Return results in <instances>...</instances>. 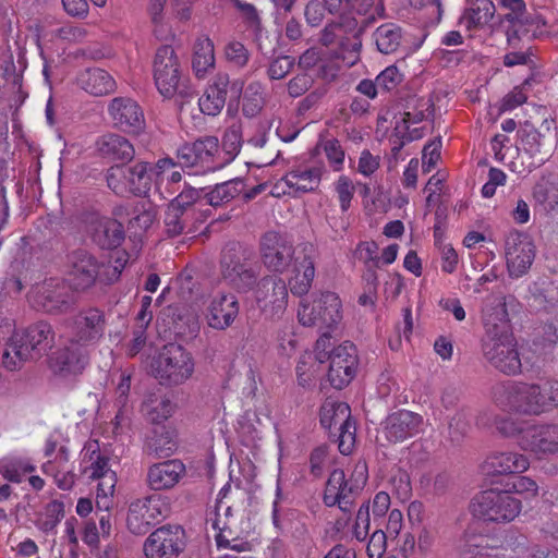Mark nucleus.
<instances>
[{"label":"nucleus","mask_w":558,"mask_h":558,"mask_svg":"<svg viewBox=\"0 0 558 558\" xmlns=\"http://www.w3.org/2000/svg\"><path fill=\"white\" fill-rule=\"evenodd\" d=\"M495 403L504 410L539 415L558 407V381L537 384H500L494 387Z\"/></svg>","instance_id":"1"},{"label":"nucleus","mask_w":558,"mask_h":558,"mask_svg":"<svg viewBox=\"0 0 558 558\" xmlns=\"http://www.w3.org/2000/svg\"><path fill=\"white\" fill-rule=\"evenodd\" d=\"M81 471L89 480L98 481L96 504L101 510L108 511L112 506V497L117 485V474L109 466V459L100 452L99 442L86 441L81 452Z\"/></svg>","instance_id":"2"},{"label":"nucleus","mask_w":558,"mask_h":558,"mask_svg":"<svg viewBox=\"0 0 558 558\" xmlns=\"http://www.w3.org/2000/svg\"><path fill=\"white\" fill-rule=\"evenodd\" d=\"M499 5L508 11L500 16L499 24L509 48L519 49L524 37L536 38L542 34L545 21L539 14L527 12L524 0H499Z\"/></svg>","instance_id":"3"},{"label":"nucleus","mask_w":558,"mask_h":558,"mask_svg":"<svg viewBox=\"0 0 558 558\" xmlns=\"http://www.w3.org/2000/svg\"><path fill=\"white\" fill-rule=\"evenodd\" d=\"M153 77L157 90L163 98L170 99L177 94L182 97L192 95L184 85L181 62L170 45L157 49L153 61Z\"/></svg>","instance_id":"4"},{"label":"nucleus","mask_w":558,"mask_h":558,"mask_svg":"<svg viewBox=\"0 0 558 558\" xmlns=\"http://www.w3.org/2000/svg\"><path fill=\"white\" fill-rule=\"evenodd\" d=\"M53 331L49 324L40 322L25 331L15 332L10 342V349L3 354V364L10 369H16L35 350H46L53 342Z\"/></svg>","instance_id":"5"},{"label":"nucleus","mask_w":558,"mask_h":558,"mask_svg":"<svg viewBox=\"0 0 558 558\" xmlns=\"http://www.w3.org/2000/svg\"><path fill=\"white\" fill-rule=\"evenodd\" d=\"M194 368L195 363L191 353L175 343L165 345L151 364L155 377L169 386L184 384L192 377Z\"/></svg>","instance_id":"6"},{"label":"nucleus","mask_w":558,"mask_h":558,"mask_svg":"<svg viewBox=\"0 0 558 558\" xmlns=\"http://www.w3.org/2000/svg\"><path fill=\"white\" fill-rule=\"evenodd\" d=\"M341 318V301L335 292L312 294L300 302L298 319L303 326L331 329Z\"/></svg>","instance_id":"7"},{"label":"nucleus","mask_w":558,"mask_h":558,"mask_svg":"<svg viewBox=\"0 0 558 558\" xmlns=\"http://www.w3.org/2000/svg\"><path fill=\"white\" fill-rule=\"evenodd\" d=\"M473 513L485 521L510 522L521 511V500L511 494V489L482 492L472 505Z\"/></svg>","instance_id":"8"},{"label":"nucleus","mask_w":558,"mask_h":558,"mask_svg":"<svg viewBox=\"0 0 558 558\" xmlns=\"http://www.w3.org/2000/svg\"><path fill=\"white\" fill-rule=\"evenodd\" d=\"M170 512V498L160 494H153L130 505L126 524L133 534L141 535L146 533L151 524L167 519Z\"/></svg>","instance_id":"9"},{"label":"nucleus","mask_w":558,"mask_h":558,"mask_svg":"<svg viewBox=\"0 0 558 558\" xmlns=\"http://www.w3.org/2000/svg\"><path fill=\"white\" fill-rule=\"evenodd\" d=\"M184 546V531L180 526L168 524L147 536L143 553L145 558H178Z\"/></svg>","instance_id":"10"},{"label":"nucleus","mask_w":558,"mask_h":558,"mask_svg":"<svg viewBox=\"0 0 558 558\" xmlns=\"http://www.w3.org/2000/svg\"><path fill=\"white\" fill-rule=\"evenodd\" d=\"M28 302L37 310L58 314L70 308L72 298L62 282L49 279L32 289L28 294Z\"/></svg>","instance_id":"11"},{"label":"nucleus","mask_w":558,"mask_h":558,"mask_svg":"<svg viewBox=\"0 0 558 558\" xmlns=\"http://www.w3.org/2000/svg\"><path fill=\"white\" fill-rule=\"evenodd\" d=\"M509 276L520 278L527 272L535 258V246L523 232L511 231L505 242Z\"/></svg>","instance_id":"12"},{"label":"nucleus","mask_w":558,"mask_h":558,"mask_svg":"<svg viewBox=\"0 0 558 558\" xmlns=\"http://www.w3.org/2000/svg\"><path fill=\"white\" fill-rule=\"evenodd\" d=\"M482 322L485 329L482 343L487 342L488 340L494 342L512 337L510 320L504 298L489 296L485 300L482 310Z\"/></svg>","instance_id":"13"},{"label":"nucleus","mask_w":558,"mask_h":558,"mask_svg":"<svg viewBox=\"0 0 558 558\" xmlns=\"http://www.w3.org/2000/svg\"><path fill=\"white\" fill-rule=\"evenodd\" d=\"M482 351L486 361L500 373L513 376L521 372V359L513 337L483 342Z\"/></svg>","instance_id":"14"},{"label":"nucleus","mask_w":558,"mask_h":558,"mask_svg":"<svg viewBox=\"0 0 558 558\" xmlns=\"http://www.w3.org/2000/svg\"><path fill=\"white\" fill-rule=\"evenodd\" d=\"M254 296L266 316L279 315L286 310L288 303L286 282L276 276L265 277L257 282Z\"/></svg>","instance_id":"15"},{"label":"nucleus","mask_w":558,"mask_h":558,"mask_svg":"<svg viewBox=\"0 0 558 558\" xmlns=\"http://www.w3.org/2000/svg\"><path fill=\"white\" fill-rule=\"evenodd\" d=\"M204 317L207 325L216 330L230 327L239 314V303L232 293L216 292L205 300Z\"/></svg>","instance_id":"16"},{"label":"nucleus","mask_w":558,"mask_h":558,"mask_svg":"<svg viewBox=\"0 0 558 558\" xmlns=\"http://www.w3.org/2000/svg\"><path fill=\"white\" fill-rule=\"evenodd\" d=\"M521 449L536 456L558 453V425L539 424L531 425L521 432L518 439Z\"/></svg>","instance_id":"17"},{"label":"nucleus","mask_w":558,"mask_h":558,"mask_svg":"<svg viewBox=\"0 0 558 558\" xmlns=\"http://www.w3.org/2000/svg\"><path fill=\"white\" fill-rule=\"evenodd\" d=\"M320 424L330 436L335 437L342 454H349V446H345L344 435L349 424V404L328 398L320 409Z\"/></svg>","instance_id":"18"},{"label":"nucleus","mask_w":558,"mask_h":558,"mask_svg":"<svg viewBox=\"0 0 558 558\" xmlns=\"http://www.w3.org/2000/svg\"><path fill=\"white\" fill-rule=\"evenodd\" d=\"M330 348V336L327 332H324L316 341L315 359L319 363H324L326 360L331 359L329 369L330 385L336 389H342L349 384L347 381V377L349 376V363L344 352L345 349L340 348L331 353Z\"/></svg>","instance_id":"19"},{"label":"nucleus","mask_w":558,"mask_h":558,"mask_svg":"<svg viewBox=\"0 0 558 558\" xmlns=\"http://www.w3.org/2000/svg\"><path fill=\"white\" fill-rule=\"evenodd\" d=\"M69 265L70 281L75 289L84 290L97 281L101 282L104 268L88 252L77 251L72 253L69 257Z\"/></svg>","instance_id":"20"},{"label":"nucleus","mask_w":558,"mask_h":558,"mask_svg":"<svg viewBox=\"0 0 558 558\" xmlns=\"http://www.w3.org/2000/svg\"><path fill=\"white\" fill-rule=\"evenodd\" d=\"M323 174L322 166H298L290 170L275 186L276 193L296 195L318 187Z\"/></svg>","instance_id":"21"},{"label":"nucleus","mask_w":558,"mask_h":558,"mask_svg":"<svg viewBox=\"0 0 558 558\" xmlns=\"http://www.w3.org/2000/svg\"><path fill=\"white\" fill-rule=\"evenodd\" d=\"M422 417L410 411L401 410L387 416L381 434L390 444L404 441L420 430Z\"/></svg>","instance_id":"22"},{"label":"nucleus","mask_w":558,"mask_h":558,"mask_svg":"<svg viewBox=\"0 0 558 558\" xmlns=\"http://www.w3.org/2000/svg\"><path fill=\"white\" fill-rule=\"evenodd\" d=\"M108 111L114 124L125 132L138 134L144 129V113L131 98H114L110 102Z\"/></svg>","instance_id":"23"},{"label":"nucleus","mask_w":558,"mask_h":558,"mask_svg":"<svg viewBox=\"0 0 558 558\" xmlns=\"http://www.w3.org/2000/svg\"><path fill=\"white\" fill-rule=\"evenodd\" d=\"M293 255L292 245L276 232H268L262 240V257L265 266L282 272L290 264Z\"/></svg>","instance_id":"24"},{"label":"nucleus","mask_w":558,"mask_h":558,"mask_svg":"<svg viewBox=\"0 0 558 558\" xmlns=\"http://www.w3.org/2000/svg\"><path fill=\"white\" fill-rule=\"evenodd\" d=\"M87 364L86 348L76 343L56 352L50 359V368L61 377L76 376L85 369Z\"/></svg>","instance_id":"25"},{"label":"nucleus","mask_w":558,"mask_h":558,"mask_svg":"<svg viewBox=\"0 0 558 558\" xmlns=\"http://www.w3.org/2000/svg\"><path fill=\"white\" fill-rule=\"evenodd\" d=\"M221 274L225 280L240 292L250 290L254 283V272L241 263V256L235 247L223 253L221 260Z\"/></svg>","instance_id":"26"},{"label":"nucleus","mask_w":558,"mask_h":558,"mask_svg":"<svg viewBox=\"0 0 558 558\" xmlns=\"http://www.w3.org/2000/svg\"><path fill=\"white\" fill-rule=\"evenodd\" d=\"M185 472V465L177 459L155 463L148 469L147 483L154 490H168L180 483Z\"/></svg>","instance_id":"27"},{"label":"nucleus","mask_w":558,"mask_h":558,"mask_svg":"<svg viewBox=\"0 0 558 558\" xmlns=\"http://www.w3.org/2000/svg\"><path fill=\"white\" fill-rule=\"evenodd\" d=\"M519 134L523 149L537 162L544 163L553 155L555 149L553 138L542 134L532 124L525 123Z\"/></svg>","instance_id":"28"},{"label":"nucleus","mask_w":558,"mask_h":558,"mask_svg":"<svg viewBox=\"0 0 558 558\" xmlns=\"http://www.w3.org/2000/svg\"><path fill=\"white\" fill-rule=\"evenodd\" d=\"M314 248L312 245L304 247V256L295 258L293 275L289 279L290 290L294 295L306 294L312 287L315 277V266L313 260Z\"/></svg>","instance_id":"29"},{"label":"nucleus","mask_w":558,"mask_h":558,"mask_svg":"<svg viewBox=\"0 0 558 558\" xmlns=\"http://www.w3.org/2000/svg\"><path fill=\"white\" fill-rule=\"evenodd\" d=\"M198 191L187 189L181 192L169 205L165 215V226L170 235H178L184 228L183 214L198 198Z\"/></svg>","instance_id":"30"},{"label":"nucleus","mask_w":558,"mask_h":558,"mask_svg":"<svg viewBox=\"0 0 558 558\" xmlns=\"http://www.w3.org/2000/svg\"><path fill=\"white\" fill-rule=\"evenodd\" d=\"M530 463L525 456L518 452H498L490 454L484 463L487 474L502 475L522 473L527 470Z\"/></svg>","instance_id":"31"},{"label":"nucleus","mask_w":558,"mask_h":558,"mask_svg":"<svg viewBox=\"0 0 558 558\" xmlns=\"http://www.w3.org/2000/svg\"><path fill=\"white\" fill-rule=\"evenodd\" d=\"M496 7L492 0H472L459 19L466 31L485 27L495 16Z\"/></svg>","instance_id":"32"},{"label":"nucleus","mask_w":558,"mask_h":558,"mask_svg":"<svg viewBox=\"0 0 558 558\" xmlns=\"http://www.w3.org/2000/svg\"><path fill=\"white\" fill-rule=\"evenodd\" d=\"M93 241L102 248H113L124 239L122 225L111 218H97L90 229Z\"/></svg>","instance_id":"33"},{"label":"nucleus","mask_w":558,"mask_h":558,"mask_svg":"<svg viewBox=\"0 0 558 558\" xmlns=\"http://www.w3.org/2000/svg\"><path fill=\"white\" fill-rule=\"evenodd\" d=\"M77 85L86 93L94 96H102L116 89V81L105 70L86 69L77 76Z\"/></svg>","instance_id":"34"},{"label":"nucleus","mask_w":558,"mask_h":558,"mask_svg":"<svg viewBox=\"0 0 558 558\" xmlns=\"http://www.w3.org/2000/svg\"><path fill=\"white\" fill-rule=\"evenodd\" d=\"M43 472L52 476L61 489H70L74 484V474L69 463V453L65 447H59V451L43 464Z\"/></svg>","instance_id":"35"},{"label":"nucleus","mask_w":558,"mask_h":558,"mask_svg":"<svg viewBox=\"0 0 558 558\" xmlns=\"http://www.w3.org/2000/svg\"><path fill=\"white\" fill-rule=\"evenodd\" d=\"M104 333L102 314L95 308L82 312L75 319L77 342L89 343L98 340Z\"/></svg>","instance_id":"36"},{"label":"nucleus","mask_w":558,"mask_h":558,"mask_svg":"<svg viewBox=\"0 0 558 558\" xmlns=\"http://www.w3.org/2000/svg\"><path fill=\"white\" fill-rule=\"evenodd\" d=\"M229 81L226 75H219L199 98L198 106L203 113L218 114L225 106Z\"/></svg>","instance_id":"37"},{"label":"nucleus","mask_w":558,"mask_h":558,"mask_svg":"<svg viewBox=\"0 0 558 558\" xmlns=\"http://www.w3.org/2000/svg\"><path fill=\"white\" fill-rule=\"evenodd\" d=\"M97 149L112 160L129 161L134 157L133 145L118 134H106L97 141Z\"/></svg>","instance_id":"38"},{"label":"nucleus","mask_w":558,"mask_h":558,"mask_svg":"<svg viewBox=\"0 0 558 558\" xmlns=\"http://www.w3.org/2000/svg\"><path fill=\"white\" fill-rule=\"evenodd\" d=\"M347 493L348 486L344 471H332L328 478L324 494L325 505L328 507L338 506L342 511H348L349 500L347 499Z\"/></svg>","instance_id":"39"},{"label":"nucleus","mask_w":558,"mask_h":558,"mask_svg":"<svg viewBox=\"0 0 558 558\" xmlns=\"http://www.w3.org/2000/svg\"><path fill=\"white\" fill-rule=\"evenodd\" d=\"M215 66L214 43L207 36H199L194 45L192 68L198 78L205 77Z\"/></svg>","instance_id":"40"},{"label":"nucleus","mask_w":558,"mask_h":558,"mask_svg":"<svg viewBox=\"0 0 558 558\" xmlns=\"http://www.w3.org/2000/svg\"><path fill=\"white\" fill-rule=\"evenodd\" d=\"M192 145L196 151L203 171H213L223 165L219 156V144L216 137L208 136L197 140L192 143Z\"/></svg>","instance_id":"41"},{"label":"nucleus","mask_w":558,"mask_h":558,"mask_svg":"<svg viewBox=\"0 0 558 558\" xmlns=\"http://www.w3.org/2000/svg\"><path fill=\"white\" fill-rule=\"evenodd\" d=\"M377 49L385 54L396 52L404 40L401 26L386 23L377 27L374 33Z\"/></svg>","instance_id":"42"},{"label":"nucleus","mask_w":558,"mask_h":558,"mask_svg":"<svg viewBox=\"0 0 558 558\" xmlns=\"http://www.w3.org/2000/svg\"><path fill=\"white\" fill-rule=\"evenodd\" d=\"M111 520L109 514H104L99 518V526L94 521L84 523L81 536L84 544L90 549H97L101 538H108L111 533Z\"/></svg>","instance_id":"43"},{"label":"nucleus","mask_w":558,"mask_h":558,"mask_svg":"<svg viewBox=\"0 0 558 558\" xmlns=\"http://www.w3.org/2000/svg\"><path fill=\"white\" fill-rule=\"evenodd\" d=\"M128 192L134 194H145L149 191L151 183H155L154 167H149L147 162H138L129 168Z\"/></svg>","instance_id":"44"},{"label":"nucleus","mask_w":558,"mask_h":558,"mask_svg":"<svg viewBox=\"0 0 558 558\" xmlns=\"http://www.w3.org/2000/svg\"><path fill=\"white\" fill-rule=\"evenodd\" d=\"M34 470V465L22 457H8L0 462L1 473L11 482H21L24 475Z\"/></svg>","instance_id":"45"},{"label":"nucleus","mask_w":558,"mask_h":558,"mask_svg":"<svg viewBox=\"0 0 558 558\" xmlns=\"http://www.w3.org/2000/svg\"><path fill=\"white\" fill-rule=\"evenodd\" d=\"M155 185L160 189L167 182L179 183L182 179L179 166L171 158H161L154 166Z\"/></svg>","instance_id":"46"},{"label":"nucleus","mask_w":558,"mask_h":558,"mask_svg":"<svg viewBox=\"0 0 558 558\" xmlns=\"http://www.w3.org/2000/svg\"><path fill=\"white\" fill-rule=\"evenodd\" d=\"M533 196L536 205L546 214L558 207V186L553 183L536 184Z\"/></svg>","instance_id":"47"},{"label":"nucleus","mask_w":558,"mask_h":558,"mask_svg":"<svg viewBox=\"0 0 558 558\" xmlns=\"http://www.w3.org/2000/svg\"><path fill=\"white\" fill-rule=\"evenodd\" d=\"M175 405L167 398L149 399L144 403L143 411L153 423L168 420L174 412Z\"/></svg>","instance_id":"48"},{"label":"nucleus","mask_w":558,"mask_h":558,"mask_svg":"<svg viewBox=\"0 0 558 558\" xmlns=\"http://www.w3.org/2000/svg\"><path fill=\"white\" fill-rule=\"evenodd\" d=\"M242 190L241 181H228L217 184L207 193V201L211 206H219L238 196Z\"/></svg>","instance_id":"49"},{"label":"nucleus","mask_w":558,"mask_h":558,"mask_svg":"<svg viewBox=\"0 0 558 558\" xmlns=\"http://www.w3.org/2000/svg\"><path fill=\"white\" fill-rule=\"evenodd\" d=\"M222 509V504L219 502L217 508H216V519L213 520L211 522V526L214 530H216L218 533L216 534V542H217V545L218 547H221V548H227V547H232L234 548L235 546L231 545L230 544V539H229V535H231V521L229 520V517L231 515V508L230 507H226L223 509L225 511V520H221L220 518V511Z\"/></svg>","instance_id":"50"},{"label":"nucleus","mask_w":558,"mask_h":558,"mask_svg":"<svg viewBox=\"0 0 558 558\" xmlns=\"http://www.w3.org/2000/svg\"><path fill=\"white\" fill-rule=\"evenodd\" d=\"M392 494L401 501H407L412 495V486L409 474L402 469L392 470L389 477Z\"/></svg>","instance_id":"51"},{"label":"nucleus","mask_w":558,"mask_h":558,"mask_svg":"<svg viewBox=\"0 0 558 558\" xmlns=\"http://www.w3.org/2000/svg\"><path fill=\"white\" fill-rule=\"evenodd\" d=\"M470 418L464 411L456 412L448 423V436L453 445H459L470 430Z\"/></svg>","instance_id":"52"},{"label":"nucleus","mask_w":558,"mask_h":558,"mask_svg":"<svg viewBox=\"0 0 558 558\" xmlns=\"http://www.w3.org/2000/svg\"><path fill=\"white\" fill-rule=\"evenodd\" d=\"M241 147V133L235 126L227 130L222 137L221 151L225 153V157L221 158L222 163L230 162L239 154Z\"/></svg>","instance_id":"53"},{"label":"nucleus","mask_w":558,"mask_h":558,"mask_svg":"<svg viewBox=\"0 0 558 558\" xmlns=\"http://www.w3.org/2000/svg\"><path fill=\"white\" fill-rule=\"evenodd\" d=\"M129 178V168L123 166L111 167L107 175L108 186L117 194L126 193L130 185Z\"/></svg>","instance_id":"54"},{"label":"nucleus","mask_w":558,"mask_h":558,"mask_svg":"<svg viewBox=\"0 0 558 558\" xmlns=\"http://www.w3.org/2000/svg\"><path fill=\"white\" fill-rule=\"evenodd\" d=\"M263 106L262 86L257 83L251 84L244 94L243 112L248 116H255Z\"/></svg>","instance_id":"55"},{"label":"nucleus","mask_w":558,"mask_h":558,"mask_svg":"<svg viewBox=\"0 0 558 558\" xmlns=\"http://www.w3.org/2000/svg\"><path fill=\"white\" fill-rule=\"evenodd\" d=\"M369 502L367 501L361 505L355 517L352 533L357 541L362 542L367 538L369 533Z\"/></svg>","instance_id":"56"},{"label":"nucleus","mask_w":558,"mask_h":558,"mask_svg":"<svg viewBox=\"0 0 558 558\" xmlns=\"http://www.w3.org/2000/svg\"><path fill=\"white\" fill-rule=\"evenodd\" d=\"M486 542V538L481 535L465 533L462 544L460 545V550L462 554H470L481 558L480 553L488 551Z\"/></svg>","instance_id":"57"},{"label":"nucleus","mask_w":558,"mask_h":558,"mask_svg":"<svg viewBox=\"0 0 558 558\" xmlns=\"http://www.w3.org/2000/svg\"><path fill=\"white\" fill-rule=\"evenodd\" d=\"M113 257L114 265H102L104 277H101V283L109 284L118 280L125 264L128 263V255L125 252H116Z\"/></svg>","instance_id":"58"},{"label":"nucleus","mask_w":558,"mask_h":558,"mask_svg":"<svg viewBox=\"0 0 558 558\" xmlns=\"http://www.w3.org/2000/svg\"><path fill=\"white\" fill-rule=\"evenodd\" d=\"M376 80L378 87L389 92L402 82L403 75L396 65H390L378 74Z\"/></svg>","instance_id":"59"},{"label":"nucleus","mask_w":558,"mask_h":558,"mask_svg":"<svg viewBox=\"0 0 558 558\" xmlns=\"http://www.w3.org/2000/svg\"><path fill=\"white\" fill-rule=\"evenodd\" d=\"M313 361L312 353H304L298 363L296 374L302 386H307L313 379V375L316 372V364Z\"/></svg>","instance_id":"60"},{"label":"nucleus","mask_w":558,"mask_h":558,"mask_svg":"<svg viewBox=\"0 0 558 558\" xmlns=\"http://www.w3.org/2000/svg\"><path fill=\"white\" fill-rule=\"evenodd\" d=\"M440 137L424 146L422 161L423 170L425 172H429L437 163L438 159L440 158Z\"/></svg>","instance_id":"61"},{"label":"nucleus","mask_w":558,"mask_h":558,"mask_svg":"<svg viewBox=\"0 0 558 558\" xmlns=\"http://www.w3.org/2000/svg\"><path fill=\"white\" fill-rule=\"evenodd\" d=\"M226 57L238 66H243L248 60V52L240 41H230L226 47Z\"/></svg>","instance_id":"62"},{"label":"nucleus","mask_w":558,"mask_h":558,"mask_svg":"<svg viewBox=\"0 0 558 558\" xmlns=\"http://www.w3.org/2000/svg\"><path fill=\"white\" fill-rule=\"evenodd\" d=\"M325 153L335 171L342 168L344 161V150L336 140L327 141L325 144Z\"/></svg>","instance_id":"63"},{"label":"nucleus","mask_w":558,"mask_h":558,"mask_svg":"<svg viewBox=\"0 0 558 558\" xmlns=\"http://www.w3.org/2000/svg\"><path fill=\"white\" fill-rule=\"evenodd\" d=\"M293 68V60L290 57H280L271 62L268 74L271 80L284 77Z\"/></svg>","instance_id":"64"}]
</instances>
